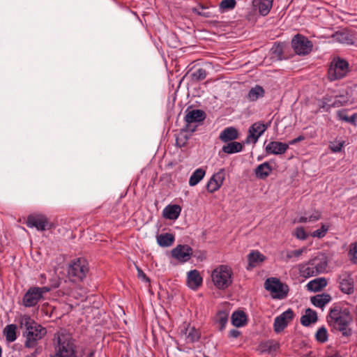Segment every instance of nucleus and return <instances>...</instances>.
I'll list each match as a JSON object with an SVG mask.
<instances>
[{"instance_id": "e2e57ef3", "label": "nucleus", "mask_w": 357, "mask_h": 357, "mask_svg": "<svg viewBox=\"0 0 357 357\" xmlns=\"http://www.w3.org/2000/svg\"><path fill=\"white\" fill-rule=\"evenodd\" d=\"M301 357H314V356H312V353L310 352V353H309V354H306V355H303V356H301Z\"/></svg>"}, {"instance_id": "37998d69", "label": "nucleus", "mask_w": 357, "mask_h": 357, "mask_svg": "<svg viewBox=\"0 0 357 357\" xmlns=\"http://www.w3.org/2000/svg\"><path fill=\"white\" fill-rule=\"evenodd\" d=\"M321 218V213L319 211H315L312 215L309 216H301L297 220V222L299 223H305L307 222H315L319 220Z\"/></svg>"}, {"instance_id": "603ef678", "label": "nucleus", "mask_w": 357, "mask_h": 357, "mask_svg": "<svg viewBox=\"0 0 357 357\" xmlns=\"http://www.w3.org/2000/svg\"><path fill=\"white\" fill-rule=\"evenodd\" d=\"M205 8H206L203 5L199 4L197 7L192 8V12L198 15L208 17H210V13L209 12L204 11Z\"/></svg>"}, {"instance_id": "c85d7f7f", "label": "nucleus", "mask_w": 357, "mask_h": 357, "mask_svg": "<svg viewBox=\"0 0 357 357\" xmlns=\"http://www.w3.org/2000/svg\"><path fill=\"white\" fill-rule=\"evenodd\" d=\"M273 2L267 1H258L253 0L252 4L255 7L258 8V11L260 15L266 16L270 13Z\"/></svg>"}, {"instance_id": "473e14b6", "label": "nucleus", "mask_w": 357, "mask_h": 357, "mask_svg": "<svg viewBox=\"0 0 357 357\" xmlns=\"http://www.w3.org/2000/svg\"><path fill=\"white\" fill-rule=\"evenodd\" d=\"M243 146L238 142H230L222 148V151L227 154H233L243 151Z\"/></svg>"}, {"instance_id": "a19ab883", "label": "nucleus", "mask_w": 357, "mask_h": 357, "mask_svg": "<svg viewBox=\"0 0 357 357\" xmlns=\"http://www.w3.org/2000/svg\"><path fill=\"white\" fill-rule=\"evenodd\" d=\"M188 131H184L183 128L181 129V132L176 135V145L180 148L183 147L186 145L189 137L185 134Z\"/></svg>"}, {"instance_id": "423d86ee", "label": "nucleus", "mask_w": 357, "mask_h": 357, "mask_svg": "<svg viewBox=\"0 0 357 357\" xmlns=\"http://www.w3.org/2000/svg\"><path fill=\"white\" fill-rule=\"evenodd\" d=\"M50 290L48 287H31L23 296L22 303L26 307H35L43 298L44 294Z\"/></svg>"}, {"instance_id": "bb28decb", "label": "nucleus", "mask_w": 357, "mask_h": 357, "mask_svg": "<svg viewBox=\"0 0 357 357\" xmlns=\"http://www.w3.org/2000/svg\"><path fill=\"white\" fill-rule=\"evenodd\" d=\"M298 268L300 275L305 278H308L318 275L314 266L310 264V261L305 264H298Z\"/></svg>"}, {"instance_id": "c03bdc74", "label": "nucleus", "mask_w": 357, "mask_h": 357, "mask_svg": "<svg viewBox=\"0 0 357 357\" xmlns=\"http://www.w3.org/2000/svg\"><path fill=\"white\" fill-rule=\"evenodd\" d=\"M315 338L317 342L324 343L328 340V332L324 326L318 329L315 334Z\"/></svg>"}, {"instance_id": "412c9836", "label": "nucleus", "mask_w": 357, "mask_h": 357, "mask_svg": "<svg viewBox=\"0 0 357 357\" xmlns=\"http://www.w3.org/2000/svg\"><path fill=\"white\" fill-rule=\"evenodd\" d=\"M239 134L238 130L234 127H227L220 133L219 139L225 143L232 142L238 139Z\"/></svg>"}, {"instance_id": "ea45409f", "label": "nucleus", "mask_w": 357, "mask_h": 357, "mask_svg": "<svg viewBox=\"0 0 357 357\" xmlns=\"http://www.w3.org/2000/svg\"><path fill=\"white\" fill-rule=\"evenodd\" d=\"M283 48L284 45L282 43H275L271 49V53L273 57L278 60H282L284 58Z\"/></svg>"}, {"instance_id": "4be33fe9", "label": "nucleus", "mask_w": 357, "mask_h": 357, "mask_svg": "<svg viewBox=\"0 0 357 357\" xmlns=\"http://www.w3.org/2000/svg\"><path fill=\"white\" fill-rule=\"evenodd\" d=\"M181 212V207L177 204L167 205L162 211V215L166 219L176 220Z\"/></svg>"}, {"instance_id": "7c9ffc66", "label": "nucleus", "mask_w": 357, "mask_h": 357, "mask_svg": "<svg viewBox=\"0 0 357 357\" xmlns=\"http://www.w3.org/2000/svg\"><path fill=\"white\" fill-rule=\"evenodd\" d=\"M317 321V312L310 308L307 309L305 314L301 318V323L304 326H308L311 324L315 323Z\"/></svg>"}, {"instance_id": "58836bf2", "label": "nucleus", "mask_w": 357, "mask_h": 357, "mask_svg": "<svg viewBox=\"0 0 357 357\" xmlns=\"http://www.w3.org/2000/svg\"><path fill=\"white\" fill-rule=\"evenodd\" d=\"M208 73L204 68H198L190 74L191 81L193 82L202 81L206 77Z\"/></svg>"}, {"instance_id": "bf43d9fd", "label": "nucleus", "mask_w": 357, "mask_h": 357, "mask_svg": "<svg viewBox=\"0 0 357 357\" xmlns=\"http://www.w3.org/2000/svg\"><path fill=\"white\" fill-rule=\"evenodd\" d=\"M342 105V103L339 100H335L333 102L331 103V107H339Z\"/></svg>"}, {"instance_id": "5fc2aeb1", "label": "nucleus", "mask_w": 357, "mask_h": 357, "mask_svg": "<svg viewBox=\"0 0 357 357\" xmlns=\"http://www.w3.org/2000/svg\"><path fill=\"white\" fill-rule=\"evenodd\" d=\"M137 277L139 279H142V280L149 282L150 279L146 276V275L144 273V272L139 267H137Z\"/></svg>"}, {"instance_id": "a211bd4d", "label": "nucleus", "mask_w": 357, "mask_h": 357, "mask_svg": "<svg viewBox=\"0 0 357 357\" xmlns=\"http://www.w3.org/2000/svg\"><path fill=\"white\" fill-rule=\"evenodd\" d=\"M288 149V144L273 141L266 146L265 151L267 154L280 155L284 153Z\"/></svg>"}, {"instance_id": "13d9d810", "label": "nucleus", "mask_w": 357, "mask_h": 357, "mask_svg": "<svg viewBox=\"0 0 357 357\" xmlns=\"http://www.w3.org/2000/svg\"><path fill=\"white\" fill-rule=\"evenodd\" d=\"M343 146V143H339L337 145L332 146L331 150L333 152H340L342 150V148Z\"/></svg>"}, {"instance_id": "f03ea898", "label": "nucleus", "mask_w": 357, "mask_h": 357, "mask_svg": "<svg viewBox=\"0 0 357 357\" xmlns=\"http://www.w3.org/2000/svg\"><path fill=\"white\" fill-rule=\"evenodd\" d=\"M20 326L24 329L22 336L25 340L24 346L26 349L36 348L39 341L47 335V329L40 324L37 323L30 316L24 314L20 317Z\"/></svg>"}, {"instance_id": "680f3d73", "label": "nucleus", "mask_w": 357, "mask_h": 357, "mask_svg": "<svg viewBox=\"0 0 357 357\" xmlns=\"http://www.w3.org/2000/svg\"><path fill=\"white\" fill-rule=\"evenodd\" d=\"M95 356V351H91L87 356V357H94Z\"/></svg>"}, {"instance_id": "5701e85b", "label": "nucleus", "mask_w": 357, "mask_h": 357, "mask_svg": "<svg viewBox=\"0 0 357 357\" xmlns=\"http://www.w3.org/2000/svg\"><path fill=\"white\" fill-rule=\"evenodd\" d=\"M265 94L264 89L261 86L257 84L250 89L245 98L250 102H255L258 99L264 98Z\"/></svg>"}, {"instance_id": "7ed1b4c3", "label": "nucleus", "mask_w": 357, "mask_h": 357, "mask_svg": "<svg viewBox=\"0 0 357 357\" xmlns=\"http://www.w3.org/2000/svg\"><path fill=\"white\" fill-rule=\"evenodd\" d=\"M214 286L220 290H225L233 282V271L228 265H219L211 273Z\"/></svg>"}, {"instance_id": "f3484780", "label": "nucleus", "mask_w": 357, "mask_h": 357, "mask_svg": "<svg viewBox=\"0 0 357 357\" xmlns=\"http://www.w3.org/2000/svg\"><path fill=\"white\" fill-rule=\"evenodd\" d=\"M333 38L338 43L349 45H354L356 40L354 33L349 30L337 31L333 35Z\"/></svg>"}, {"instance_id": "1a4fd4ad", "label": "nucleus", "mask_w": 357, "mask_h": 357, "mask_svg": "<svg viewBox=\"0 0 357 357\" xmlns=\"http://www.w3.org/2000/svg\"><path fill=\"white\" fill-rule=\"evenodd\" d=\"M25 223L28 227H35L38 231H41L54 228V225L49 221L47 216L40 213L29 215Z\"/></svg>"}, {"instance_id": "6e6552de", "label": "nucleus", "mask_w": 357, "mask_h": 357, "mask_svg": "<svg viewBox=\"0 0 357 357\" xmlns=\"http://www.w3.org/2000/svg\"><path fill=\"white\" fill-rule=\"evenodd\" d=\"M184 121L185 126L183 128L184 131L194 132L198 125L204 121L206 117V113L202 109H190L188 107L185 110Z\"/></svg>"}, {"instance_id": "338daca9", "label": "nucleus", "mask_w": 357, "mask_h": 357, "mask_svg": "<svg viewBox=\"0 0 357 357\" xmlns=\"http://www.w3.org/2000/svg\"><path fill=\"white\" fill-rule=\"evenodd\" d=\"M204 357H209V356L204 355Z\"/></svg>"}, {"instance_id": "3c124183", "label": "nucleus", "mask_w": 357, "mask_h": 357, "mask_svg": "<svg viewBox=\"0 0 357 357\" xmlns=\"http://www.w3.org/2000/svg\"><path fill=\"white\" fill-rule=\"evenodd\" d=\"M294 236L296 238L300 240H305L307 239L308 235L307 234L306 231H305L304 228L303 227H298L296 228L294 231Z\"/></svg>"}, {"instance_id": "2f4dec72", "label": "nucleus", "mask_w": 357, "mask_h": 357, "mask_svg": "<svg viewBox=\"0 0 357 357\" xmlns=\"http://www.w3.org/2000/svg\"><path fill=\"white\" fill-rule=\"evenodd\" d=\"M3 334L8 342H13L17 339V326L14 324L7 325L3 330Z\"/></svg>"}, {"instance_id": "4468645a", "label": "nucleus", "mask_w": 357, "mask_h": 357, "mask_svg": "<svg viewBox=\"0 0 357 357\" xmlns=\"http://www.w3.org/2000/svg\"><path fill=\"white\" fill-rule=\"evenodd\" d=\"M294 316L293 310L289 308L275 317L273 324L274 331L276 333L282 332L287 326L289 321L293 319Z\"/></svg>"}, {"instance_id": "0e129e2a", "label": "nucleus", "mask_w": 357, "mask_h": 357, "mask_svg": "<svg viewBox=\"0 0 357 357\" xmlns=\"http://www.w3.org/2000/svg\"><path fill=\"white\" fill-rule=\"evenodd\" d=\"M36 354H37V352H36V351H35V352L32 353V354H31V356H29V357H35V356H36Z\"/></svg>"}, {"instance_id": "dca6fc26", "label": "nucleus", "mask_w": 357, "mask_h": 357, "mask_svg": "<svg viewBox=\"0 0 357 357\" xmlns=\"http://www.w3.org/2000/svg\"><path fill=\"white\" fill-rule=\"evenodd\" d=\"M337 282L340 289L344 294H351L354 293V282L351 274L349 272H344L339 275Z\"/></svg>"}, {"instance_id": "8fccbe9b", "label": "nucleus", "mask_w": 357, "mask_h": 357, "mask_svg": "<svg viewBox=\"0 0 357 357\" xmlns=\"http://www.w3.org/2000/svg\"><path fill=\"white\" fill-rule=\"evenodd\" d=\"M306 250L305 248H303L298 250H294L287 252L286 255V259L287 261L292 259V258H296L298 259L301 256V255Z\"/></svg>"}, {"instance_id": "69168bd1", "label": "nucleus", "mask_w": 357, "mask_h": 357, "mask_svg": "<svg viewBox=\"0 0 357 357\" xmlns=\"http://www.w3.org/2000/svg\"><path fill=\"white\" fill-rule=\"evenodd\" d=\"M262 158L261 156H258L257 160H260Z\"/></svg>"}, {"instance_id": "774afa93", "label": "nucleus", "mask_w": 357, "mask_h": 357, "mask_svg": "<svg viewBox=\"0 0 357 357\" xmlns=\"http://www.w3.org/2000/svg\"><path fill=\"white\" fill-rule=\"evenodd\" d=\"M50 357H55L54 355H52Z\"/></svg>"}, {"instance_id": "a878e982", "label": "nucleus", "mask_w": 357, "mask_h": 357, "mask_svg": "<svg viewBox=\"0 0 357 357\" xmlns=\"http://www.w3.org/2000/svg\"><path fill=\"white\" fill-rule=\"evenodd\" d=\"M248 316L243 311H234L231 314V324L236 327H243L247 324Z\"/></svg>"}, {"instance_id": "0eeeda50", "label": "nucleus", "mask_w": 357, "mask_h": 357, "mask_svg": "<svg viewBox=\"0 0 357 357\" xmlns=\"http://www.w3.org/2000/svg\"><path fill=\"white\" fill-rule=\"evenodd\" d=\"M265 289L271 293L274 299H284L289 293V288L287 284L282 283L277 278H269L264 282Z\"/></svg>"}, {"instance_id": "e433bc0d", "label": "nucleus", "mask_w": 357, "mask_h": 357, "mask_svg": "<svg viewBox=\"0 0 357 357\" xmlns=\"http://www.w3.org/2000/svg\"><path fill=\"white\" fill-rule=\"evenodd\" d=\"M229 314L226 311H219L215 316V322L219 325V330L223 331L228 321Z\"/></svg>"}, {"instance_id": "79ce46f5", "label": "nucleus", "mask_w": 357, "mask_h": 357, "mask_svg": "<svg viewBox=\"0 0 357 357\" xmlns=\"http://www.w3.org/2000/svg\"><path fill=\"white\" fill-rule=\"evenodd\" d=\"M55 357H77L74 347H68V350H55Z\"/></svg>"}, {"instance_id": "f8f14e48", "label": "nucleus", "mask_w": 357, "mask_h": 357, "mask_svg": "<svg viewBox=\"0 0 357 357\" xmlns=\"http://www.w3.org/2000/svg\"><path fill=\"white\" fill-rule=\"evenodd\" d=\"M271 122L264 123L261 121L254 123L248 129V135L246 137L245 144H256L260 136L268 128Z\"/></svg>"}, {"instance_id": "b1692460", "label": "nucleus", "mask_w": 357, "mask_h": 357, "mask_svg": "<svg viewBox=\"0 0 357 357\" xmlns=\"http://www.w3.org/2000/svg\"><path fill=\"white\" fill-rule=\"evenodd\" d=\"M273 167L270 165L268 162H264L259 165L255 169V174L257 178L264 180L272 172Z\"/></svg>"}, {"instance_id": "393cba45", "label": "nucleus", "mask_w": 357, "mask_h": 357, "mask_svg": "<svg viewBox=\"0 0 357 357\" xmlns=\"http://www.w3.org/2000/svg\"><path fill=\"white\" fill-rule=\"evenodd\" d=\"M310 264L314 266L318 274L324 273L328 266L327 257L324 255H322L321 257H314L310 260Z\"/></svg>"}, {"instance_id": "de8ad7c7", "label": "nucleus", "mask_w": 357, "mask_h": 357, "mask_svg": "<svg viewBox=\"0 0 357 357\" xmlns=\"http://www.w3.org/2000/svg\"><path fill=\"white\" fill-rule=\"evenodd\" d=\"M351 262L357 265V242L353 243L350 245V248L348 253Z\"/></svg>"}, {"instance_id": "39448f33", "label": "nucleus", "mask_w": 357, "mask_h": 357, "mask_svg": "<svg viewBox=\"0 0 357 357\" xmlns=\"http://www.w3.org/2000/svg\"><path fill=\"white\" fill-rule=\"evenodd\" d=\"M89 271L87 261L84 258L73 260L68 268V273L74 282H81L86 278Z\"/></svg>"}, {"instance_id": "052dcab7", "label": "nucleus", "mask_w": 357, "mask_h": 357, "mask_svg": "<svg viewBox=\"0 0 357 357\" xmlns=\"http://www.w3.org/2000/svg\"><path fill=\"white\" fill-rule=\"evenodd\" d=\"M328 357H342V356L338 352H335L332 355L328 356Z\"/></svg>"}, {"instance_id": "a18cd8bd", "label": "nucleus", "mask_w": 357, "mask_h": 357, "mask_svg": "<svg viewBox=\"0 0 357 357\" xmlns=\"http://www.w3.org/2000/svg\"><path fill=\"white\" fill-rule=\"evenodd\" d=\"M328 229H329V226L328 225H326L324 224H322L319 229L314 231L311 234V236L312 237H314V238H324L326 235Z\"/></svg>"}, {"instance_id": "2eb2a0df", "label": "nucleus", "mask_w": 357, "mask_h": 357, "mask_svg": "<svg viewBox=\"0 0 357 357\" xmlns=\"http://www.w3.org/2000/svg\"><path fill=\"white\" fill-rule=\"evenodd\" d=\"M225 179V172L224 169H220L214 174L206 185V190L209 193H213L218 190L222 185Z\"/></svg>"}, {"instance_id": "c756f323", "label": "nucleus", "mask_w": 357, "mask_h": 357, "mask_svg": "<svg viewBox=\"0 0 357 357\" xmlns=\"http://www.w3.org/2000/svg\"><path fill=\"white\" fill-rule=\"evenodd\" d=\"M331 300V296L328 294H317L312 296L310 298L311 303L315 307L322 308Z\"/></svg>"}, {"instance_id": "f257e3e1", "label": "nucleus", "mask_w": 357, "mask_h": 357, "mask_svg": "<svg viewBox=\"0 0 357 357\" xmlns=\"http://www.w3.org/2000/svg\"><path fill=\"white\" fill-rule=\"evenodd\" d=\"M326 319L332 331L341 333L342 336L347 338L353 335V330L350 327L353 318L349 309L335 305L330 309Z\"/></svg>"}, {"instance_id": "4d7b16f0", "label": "nucleus", "mask_w": 357, "mask_h": 357, "mask_svg": "<svg viewBox=\"0 0 357 357\" xmlns=\"http://www.w3.org/2000/svg\"><path fill=\"white\" fill-rule=\"evenodd\" d=\"M241 335V332L236 329H231L229 332V337H233V338H237Z\"/></svg>"}, {"instance_id": "49530a36", "label": "nucleus", "mask_w": 357, "mask_h": 357, "mask_svg": "<svg viewBox=\"0 0 357 357\" xmlns=\"http://www.w3.org/2000/svg\"><path fill=\"white\" fill-rule=\"evenodd\" d=\"M278 348L277 344H273L271 342H266L259 344V349L261 352L271 353L275 351Z\"/></svg>"}, {"instance_id": "aec40b11", "label": "nucleus", "mask_w": 357, "mask_h": 357, "mask_svg": "<svg viewBox=\"0 0 357 357\" xmlns=\"http://www.w3.org/2000/svg\"><path fill=\"white\" fill-rule=\"evenodd\" d=\"M202 282L203 279L197 270L194 269L188 273L187 282L190 289H197L202 285Z\"/></svg>"}, {"instance_id": "6e6d98bb", "label": "nucleus", "mask_w": 357, "mask_h": 357, "mask_svg": "<svg viewBox=\"0 0 357 357\" xmlns=\"http://www.w3.org/2000/svg\"><path fill=\"white\" fill-rule=\"evenodd\" d=\"M305 137L303 135H299L298 137L289 141L288 144L294 145L296 144V143L303 141Z\"/></svg>"}, {"instance_id": "09e8293b", "label": "nucleus", "mask_w": 357, "mask_h": 357, "mask_svg": "<svg viewBox=\"0 0 357 357\" xmlns=\"http://www.w3.org/2000/svg\"><path fill=\"white\" fill-rule=\"evenodd\" d=\"M236 1L235 0H222L220 3V8L224 10H232L235 8Z\"/></svg>"}, {"instance_id": "6ab92c4d", "label": "nucleus", "mask_w": 357, "mask_h": 357, "mask_svg": "<svg viewBox=\"0 0 357 357\" xmlns=\"http://www.w3.org/2000/svg\"><path fill=\"white\" fill-rule=\"evenodd\" d=\"M181 332L186 335V338L191 343L198 342L201 337L200 331L195 326H190V324H184L183 329H181Z\"/></svg>"}, {"instance_id": "f704fd0d", "label": "nucleus", "mask_w": 357, "mask_h": 357, "mask_svg": "<svg viewBox=\"0 0 357 357\" xmlns=\"http://www.w3.org/2000/svg\"><path fill=\"white\" fill-rule=\"evenodd\" d=\"M265 259V257L259 251H252L248 255V260L249 263V266H255L256 264L259 262H261Z\"/></svg>"}, {"instance_id": "9d476101", "label": "nucleus", "mask_w": 357, "mask_h": 357, "mask_svg": "<svg viewBox=\"0 0 357 357\" xmlns=\"http://www.w3.org/2000/svg\"><path fill=\"white\" fill-rule=\"evenodd\" d=\"M291 47L298 55H307L312 50V43L305 36L296 34L291 40Z\"/></svg>"}, {"instance_id": "cd10ccee", "label": "nucleus", "mask_w": 357, "mask_h": 357, "mask_svg": "<svg viewBox=\"0 0 357 357\" xmlns=\"http://www.w3.org/2000/svg\"><path fill=\"white\" fill-rule=\"evenodd\" d=\"M327 285V280L325 278H318L310 281L307 284V290L312 292L321 291Z\"/></svg>"}, {"instance_id": "864d4df0", "label": "nucleus", "mask_w": 357, "mask_h": 357, "mask_svg": "<svg viewBox=\"0 0 357 357\" xmlns=\"http://www.w3.org/2000/svg\"><path fill=\"white\" fill-rule=\"evenodd\" d=\"M331 99L328 97H324L320 102L319 105V110L321 109H323L324 110H326L328 112L331 108Z\"/></svg>"}, {"instance_id": "20e7f679", "label": "nucleus", "mask_w": 357, "mask_h": 357, "mask_svg": "<svg viewBox=\"0 0 357 357\" xmlns=\"http://www.w3.org/2000/svg\"><path fill=\"white\" fill-rule=\"evenodd\" d=\"M349 72L347 61L339 56L333 58L328 69V78L330 81L341 79Z\"/></svg>"}, {"instance_id": "ddd939ff", "label": "nucleus", "mask_w": 357, "mask_h": 357, "mask_svg": "<svg viewBox=\"0 0 357 357\" xmlns=\"http://www.w3.org/2000/svg\"><path fill=\"white\" fill-rule=\"evenodd\" d=\"M193 255L192 248L186 244L177 245L171 251V255L180 263H185L188 261Z\"/></svg>"}, {"instance_id": "72a5a7b5", "label": "nucleus", "mask_w": 357, "mask_h": 357, "mask_svg": "<svg viewBox=\"0 0 357 357\" xmlns=\"http://www.w3.org/2000/svg\"><path fill=\"white\" fill-rule=\"evenodd\" d=\"M175 238L172 234L165 233L157 236V242L161 247H169L173 244Z\"/></svg>"}, {"instance_id": "9b49d317", "label": "nucleus", "mask_w": 357, "mask_h": 357, "mask_svg": "<svg viewBox=\"0 0 357 357\" xmlns=\"http://www.w3.org/2000/svg\"><path fill=\"white\" fill-rule=\"evenodd\" d=\"M54 349L68 350V347H74L76 350V345L72 335L65 330H61L54 334Z\"/></svg>"}, {"instance_id": "c9c22d12", "label": "nucleus", "mask_w": 357, "mask_h": 357, "mask_svg": "<svg viewBox=\"0 0 357 357\" xmlns=\"http://www.w3.org/2000/svg\"><path fill=\"white\" fill-rule=\"evenodd\" d=\"M337 117L339 120L349 123L351 125L356 126V124L357 113L354 114L351 116H348L345 109H340L337 112Z\"/></svg>"}, {"instance_id": "4c0bfd02", "label": "nucleus", "mask_w": 357, "mask_h": 357, "mask_svg": "<svg viewBox=\"0 0 357 357\" xmlns=\"http://www.w3.org/2000/svg\"><path fill=\"white\" fill-rule=\"evenodd\" d=\"M206 172L202 168L197 169L191 175L189 179L190 186L196 185L205 176Z\"/></svg>"}]
</instances>
